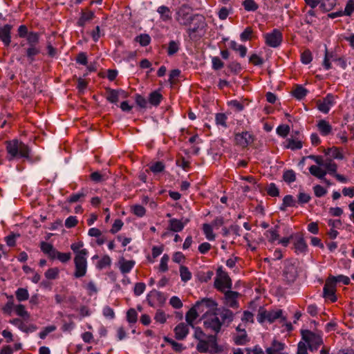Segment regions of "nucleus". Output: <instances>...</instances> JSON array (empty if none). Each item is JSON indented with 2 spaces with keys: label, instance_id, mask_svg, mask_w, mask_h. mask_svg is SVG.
I'll return each mask as SVG.
<instances>
[{
  "label": "nucleus",
  "instance_id": "f257e3e1",
  "mask_svg": "<svg viewBox=\"0 0 354 354\" xmlns=\"http://www.w3.org/2000/svg\"><path fill=\"white\" fill-rule=\"evenodd\" d=\"M83 247L84 243L82 241L73 243L71 245V249L75 254V271L73 275L75 278L84 277L87 272L88 251Z\"/></svg>",
  "mask_w": 354,
  "mask_h": 354
},
{
  "label": "nucleus",
  "instance_id": "f03ea898",
  "mask_svg": "<svg viewBox=\"0 0 354 354\" xmlns=\"http://www.w3.org/2000/svg\"><path fill=\"white\" fill-rule=\"evenodd\" d=\"M279 319V322L286 326L287 330H291L292 328V324L286 322V317L283 315V310L281 309H274L271 310H266L261 308L257 315V320L260 323L266 321L272 323L276 320Z\"/></svg>",
  "mask_w": 354,
  "mask_h": 354
},
{
  "label": "nucleus",
  "instance_id": "7ed1b4c3",
  "mask_svg": "<svg viewBox=\"0 0 354 354\" xmlns=\"http://www.w3.org/2000/svg\"><path fill=\"white\" fill-rule=\"evenodd\" d=\"M6 149L10 160L21 158L29 159L30 149L22 142H19L17 140L8 142Z\"/></svg>",
  "mask_w": 354,
  "mask_h": 354
},
{
  "label": "nucleus",
  "instance_id": "20e7f679",
  "mask_svg": "<svg viewBox=\"0 0 354 354\" xmlns=\"http://www.w3.org/2000/svg\"><path fill=\"white\" fill-rule=\"evenodd\" d=\"M196 349L200 353L209 354H216L221 351V348L218 345L216 339L213 335H209L203 342H198Z\"/></svg>",
  "mask_w": 354,
  "mask_h": 354
},
{
  "label": "nucleus",
  "instance_id": "39448f33",
  "mask_svg": "<svg viewBox=\"0 0 354 354\" xmlns=\"http://www.w3.org/2000/svg\"><path fill=\"white\" fill-rule=\"evenodd\" d=\"M192 9L190 6L183 4L178 7L175 13L176 21L182 26H188L194 19Z\"/></svg>",
  "mask_w": 354,
  "mask_h": 354
},
{
  "label": "nucleus",
  "instance_id": "423d86ee",
  "mask_svg": "<svg viewBox=\"0 0 354 354\" xmlns=\"http://www.w3.org/2000/svg\"><path fill=\"white\" fill-rule=\"evenodd\" d=\"M203 326L207 330L215 333L220 331L222 326V322L218 317V313H215L207 314L203 316Z\"/></svg>",
  "mask_w": 354,
  "mask_h": 354
},
{
  "label": "nucleus",
  "instance_id": "0eeeda50",
  "mask_svg": "<svg viewBox=\"0 0 354 354\" xmlns=\"http://www.w3.org/2000/svg\"><path fill=\"white\" fill-rule=\"evenodd\" d=\"M214 287L221 292H225L227 289H230L232 287V281L230 277L222 268L217 270Z\"/></svg>",
  "mask_w": 354,
  "mask_h": 354
},
{
  "label": "nucleus",
  "instance_id": "6e6552de",
  "mask_svg": "<svg viewBox=\"0 0 354 354\" xmlns=\"http://www.w3.org/2000/svg\"><path fill=\"white\" fill-rule=\"evenodd\" d=\"M192 21H193V26L188 30L189 35L195 33L200 37L204 35L207 27L205 18L203 15H195Z\"/></svg>",
  "mask_w": 354,
  "mask_h": 354
},
{
  "label": "nucleus",
  "instance_id": "1a4fd4ad",
  "mask_svg": "<svg viewBox=\"0 0 354 354\" xmlns=\"http://www.w3.org/2000/svg\"><path fill=\"white\" fill-rule=\"evenodd\" d=\"M301 335L303 340L308 343L310 350L317 349L323 343L321 334L319 333H315L306 330L301 332Z\"/></svg>",
  "mask_w": 354,
  "mask_h": 354
},
{
  "label": "nucleus",
  "instance_id": "9d476101",
  "mask_svg": "<svg viewBox=\"0 0 354 354\" xmlns=\"http://www.w3.org/2000/svg\"><path fill=\"white\" fill-rule=\"evenodd\" d=\"M194 306L199 314L203 313V316L212 313L217 309L216 303L208 298H204L201 301H198Z\"/></svg>",
  "mask_w": 354,
  "mask_h": 354
},
{
  "label": "nucleus",
  "instance_id": "9b49d317",
  "mask_svg": "<svg viewBox=\"0 0 354 354\" xmlns=\"http://www.w3.org/2000/svg\"><path fill=\"white\" fill-rule=\"evenodd\" d=\"M266 44L272 48L279 46L282 41V34L278 29L263 35Z\"/></svg>",
  "mask_w": 354,
  "mask_h": 354
},
{
  "label": "nucleus",
  "instance_id": "f8f14e48",
  "mask_svg": "<svg viewBox=\"0 0 354 354\" xmlns=\"http://www.w3.org/2000/svg\"><path fill=\"white\" fill-rule=\"evenodd\" d=\"M335 287L336 285L334 283V281L328 277L326 281L323 290V295L326 299L330 300L332 302L337 300V297L335 295Z\"/></svg>",
  "mask_w": 354,
  "mask_h": 354
},
{
  "label": "nucleus",
  "instance_id": "ddd939ff",
  "mask_svg": "<svg viewBox=\"0 0 354 354\" xmlns=\"http://www.w3.org/2000/svg\"><path fill=\"white\" fill-rule=\"evenodd\" d=\"M335 103V97L331 94H328L325 98L317 102V109L324 113H327Z\"/></svg>",
  "mask_w": 354,
  "mask_h": 354
},
{
  "label": "nucleus",
  "instance_id": "4468645a",
  "mask_svg": "<svg viewBox=\"0 0 354 354\" xmlns=\"http://www.w3.org/2000/svg\"><path fill=\"white\" fill-rule=\"evenodd\" d=\"M127 97V93L123 90L110 89L107 92L106 100L111 103H117L119 99Z\"/></svg>",
  "mask_w": 354,
  "mask_h": 354
},
{
  "label": "nucleus",
  "instance_id": "2eb2a0df",
  "mask_svg": "<svg viewBox=\"0 0 354 354\" xmlns=\"http://www.w3.org/2000/svg\"><path fill=\"white\" fill-rule=\"evenodd\" d=\"M189 326L188 324L185 323L178 324L174 328V333L176 339L178 340L184 339L189 333Z\"/></svg>",
  "mask_w": 354,
  "mask_h": 354
},
{
  "label": "nucleus",
  "instance_id": "dca6fc26",
  "mask_svg": "<svg viewBox=\"0 0 354 354\" xmlns=\"http://www.w3.org/2000/svg\"><path fill=\"white\" fill-rule=\"evenodd\" d=\"M317 128L320 134L323 136H328L333 132V127L329 122L325 120H320L317 122Z\"/></svg>",
  "mask_w": 354,
  "mask_h": 354
},
{
  "label": "nucleus",
  "instance_id": "f3484780",
  "mask_svg": "<svg viewBox=\"0 0 354 354\" xmlns=\"http://www.w3.org/2000/svg\"><path fill=\"white\" fill-rule=\"evenodd\" d=\"M235 140L238 145L242 147H246L252 142L253 138L249 132L245 131L241 133H236Z\"/></svg>",
  "mask_w": 354,
  "mask_h": 354
},
{
  "label": "nucleus",
  "instance_id": "a211bd4d",
  "mask_svg": "<svg viewBox=\"0 0 354 354\" xmlns=\"http://www.w3.org/2000/svg\"><path fill=\"white\" fill-rule=\"evenodd\" d=\"M12 26L9 24L0 26V39L6 46H9L11 41L10 31Z\"/></svg>",
  "mask_w": 354,
  "mask_h": 354
},
{
  "label": "nucleus",
  "instance_id": "6ab92c4d",
  "mask_svg": "<svg viewBox=\"0 0 354 354\" xmlns=\"http://www.w3.org/2000/svg\"><path fill=\"white\" fill-rule=\"evenodd\" d=\"M136 264L133 260H127L124 258L120 259L118 261V266L120 272L122 274L129 273Z\"/></svg>",
  "mask_w": 354,
  "mask_h": 354
},
{
  "label": "nucleus",
  "instance_id": "aec40b11",
  "mask_svg": "<svg viewBox=\"0 0 354 354\" xmlns=\"http://www.w3.org/2000/svg\"><path fill=\"white\" fill-rule=\"evenodd\" d=\"M188 221V219H185L183 221L182 220L172 218L169 221V230L175 232H180L183 230Z\"/></svg>",
  "mask_w": 354,
  "mask_h": 354
},
{
  "label": "nucleus",
  "instance_id": "412c9836",
  "mask_svg": "<svg viewBox=\"0 0 354 354\" xmlns=\"http://www.w3.org/2000/svg\"><path fill=\"white\" fill-rule=\"evenodd\" d=\"M294 247L297 253H302L306 250L307 245L304 238L299 235L295 236Z\"/></svg>",
  "mask_w": 354,
  "mask_h": 354
},
{
  "label": "nucleus",
  "instance_id": "4be33fe9",
  "mask_svg": "<svg viewBox=\"0 0 354 354\" xmlns=\"http://www.w3.org/2000/svg\"><path fill=\"white\" fill-rule=\"evenodd\" d=\"M238 292L231 290H227L225 292V298L226 300V304L230 307H235L236 306V298L238 297Z\"/></svg>",
  "mask_w": 354,
  "mask_h": 354
},
{
  "label": "nucleus",
  "instance_id": "5701e85b",
  "mask_svg": "<svg viewBox=\"0 0 354 354\" xmlns=\"http://www.w3.org/2000/svg\"><path fill=\"white\" fill-rule=\"evenodd\" d=\"M199 315L200 314L195 306L190 308L185 315V320L188 325L193 326L194 322L199 316Z\"/></svg>",
  "mask_w": 354,
  "mask_h": 354
},
{
  "label": "nucleus",
  "instance_id": "b1692460",
  "mask_svg": "<svg viewBox=\"0 0 354 354\" xmlns=\"http://www.w3.org/2000/svg\"><path fill=\"white\" fill-rule=\"evenodd\" d=\"M15 313L25 321H28L30 318V314L26 310L23 304H17L15 306Z\"/></svg>",
  "mask_w": 354,
  "mask_h": 354
},
{
  "label": "nucleus",
  "instance_id": "393cba45",
  "mask_svg": "<svg viewBox=\"0 0 354 354\" xmlns=\"http://www.w3.org/2000/svg\"><path fill=\"white\" fill-rule=\"evenodd\" d=\"M94 12L92 11L82 12V15L77 21V25L79 26H84L85 24L91 21L94 18Z\"/></svg>",
  "mask_w": 354,
  "mask_h": 354
},
{
  "label": "nucleus",
  "instance_id": "a878e982",
  "mask_svg": "<svg viewBox=\"0 0 354 354\" xmlns=\"http://www.w3.org/2000/svg\"><path fill=\"white\" fill-rule=\"evenodd\" d=\"M266 237L270 243H274L279 239V234L278 231V226H275L267 230L265 233Z\"/></svg>",
  "mask_w": 354,
  "mask_h": 354
},
{
  "label": "nucleus",
  "instance_id": "bb28decb",
  "mask_svg": "<svg viewBox=\"0 0 354 354\" xmlns=\"http://www.w3.org/2000/svg\"><path fill=\"white\" fill-rule=\"evenodd\" d=\"M284 345L279 342L274 341L272 346L267 348V354H283L282 351L283 350Z\"/></svg>",
  "mask_w": 354,
  "mask_h": 354
},
{
  "label": "nucleus",
  "instance_id": "cd10ccee",
  "mask_svg": "<svg viewBox=\"0 0 354 354\" xmlns=\"http://www.w3.org/2000/svg\"><path fill=\"white\" fill-rule=\"evenodd\" d=\"M229 46L234 51L238 52L241 57H244L246 55L247 48L245 46L239 44L235 41H230Z\"/></svg>",
  "mask_w": 354,
  "mask_h": 354
},
{
  "label": "nucleus",
  "instance_id": "c85d7f7f",
  "mask_svg": "<svg viewBox=\"0 0 354 354\" xmlns=\"http://www.w3.org/2000/svg\"><path fill=\"white\" fill-rule=\"evenodd\" d=\"M310 173L319 179H324L326 175V171L322 169L319 166L312 165L309 168Z\"/></svg>",
  "mask_w": 354,
  "mask_h": 354
},
{
  "label": "nucleus",
  "instance_id": "c756f323",
  "mask_svg": "<svg viewBox=\"0 0 354 354\" xmlns=\"http://www.w3.org/2000/svg\"><path fill=\"white\" fill-rule=\"evenodd\" d=\"M157 12L160 14V18L163 21H167L171 19V12L170 9L165 6H160Z\"/></svg>",
  "mask_w": 354,
  "mask_h": 354
},
{
  "label": "nucleus",
  "instance_id": "7c9ffc66",
  "mask_svg": "<svg viewBox=\"0 0 354 354\" xmlns=\"http://www.w3.org/2000/svg\"><path fill=\"white\" fill-rule=\"evenodd\" d=\"M40 53V48L37 46H29L26 49V57L31 64L35 60V57Z\"/></svg>",
  "mask_w": 354,
  "mask_h": 354
},
{
  "label": "nucleus",
  "instance_id": "2f4dec72",
  "mask_svg": "<svg viewBox=\"0 0 354 354\" xmlns=\"http://www.w3.org/2000/svg\"><path fill=\"white\" fill-rule=\"evenodd\" d=\"M326 154L330 156L333 159L343 160L344 158L342 150L337 147L328 149L326 151Z\"/></svg>",
  "mask_w": 354,
  "mask_h": 354
},
{
  "label": "nucleus",
  "instance_id": "473e14b6",
  "mask_svg": "<svg viewBox=\"0 0 354 354\" xmlns=\"http://www.w3.org/2000/svg\"><path fill=\"white\" fill-rule=\"evenodd\" d=\"M284 147L287 149L296 150L301 149L303 145L302 142L299 140L289 138L286 140Z\"/></svg>",
  "mask_w": 354,
  "mask_h": 354
},
{
  "label": "nucleus",
  "instance_id": "72a5a7b5",
  "mask_svg": "<svg viewBox=\"0 0 354 354\" xmlns=\"http://www.w3.org/2000/svg\"><path fill=\"white\" fill-rule=\"evenodd\" d=\"M41 250L43 252L48 254L51 258L55 256V253L56 252V250L54 249L52 244L47 242H42L41 243Z\"/></svg>",
  "mask_w": 354,
  "mask_h": 354
},
{
  "label": "nucleus",
  "instance_id": "f704fd0d",
  "mask_svg": "<svg viewBox=\"0 0 354 354\" xmlns=\"http://www.w3.org/2000/svg\"><path fill=\"white\" fill-rule=\"evenodd\" d=\"M324 167L326 169V174L328 173L330 175L334 176L335 174L337 173V165L332 160H326L324 165Z\"/></svg>",
  "mask_w": 354,
  "mask_h": 354
},
{
  "label": "nucleus",
  "instance_id": "c9c22d12",
  "mask_svg": "<svg viewBox=\"0 0 354 354\" xmlns=\"http://www.w3.org/2000/svg\"><path fill=\"white\" fill-rule=\"evenodd\" d=\"M162 95L158 91H153L149 94V102L153 106H158L162 100Z\"/></svg>",
  "mask_w": 354,
  "mask_h": 354
},
{
  "label": "nucleus",
  "instance_id": "e433bc0d",
  "mask_svg": "<svg viewBox=\"0 0 354 354\" xmlns=\"http://www.w3.org/2000/svg\"><path fill=\"white\" fill-rule=\"evenodd\" d=\"M16 298L19 301H26L29 298V293L26 288H19L15 292Z\"/></svg>",
  "mask_w": 354,
  "mask_h": 354
},
{
  "label": "nucleus",
  "instance_id": "4c0bfd02",
  "mask_svg": "<svg viewBox=\"0 0 354 354\" xmlns=\"http://www.w3.org/2000/svg\"><path fill=\"white\" fill-rule=\"evenodd\" d=\"M203 230L204 234L207 240L213 241L215 239V234L213 232V226L212 225L207 224V223H205L203 225Z\"/></svg>",
  "mask_w": 354,
  "mask_h": 354
},
{
  "label": "nucleus",
  "instance_id": "58836bf2",
  "mask_svg": "<svg viewBox=\"0 0 354 354\" xmlns=\"http://www.w3.org/2000/svg\"><path fill=\"white\" fill-rule=\"evenodd\" d=\"M16 305L14 304L13 297L10 296L8 302L3 306L2 310L3 313L11 315L12 312L15 311V306Z\"/></svg>",
  "mask_w": 354,
  "mask_h": 354
},
{
  "label": "nucleus",
  "instance_id": "ea45409f",
  "mask_svg": "<svg viewBox=\"0 0 354 354\" xmlns=\"http://www.w3.org/2000/svg\"><path fill=\"white\" fill-rule=\"evenodd\" d=\"M111 264V259L109 255H104L97 264V268L102 270L106 267L110 266Z\"/></svg>",
  "mask_w": 354,
  "mask_h": 354
},
{
  "label": "nucleus",
  "instance_id": "a19ab883",
  "mask_svg": "<svg viewBox=\"0 0 354 354\" xmlns=\"http://www.w3.org/2000/svg\"><path fill=\"white\" fill-rule=\"evenodd\" d=\"M180 275L181 280L184 282L188 281L192 278V273L187 267L183 266L180 267Z\"/></svg>",
  "mask_w": 354,
  "mask_h": 354
},
{
  "label": "nucleus",
  "instance_id": "79ce46f5",
  "mask_svg": "<svg viewBox=\"0 0 354 354\" xmlns=\"http://www.w3.org/2000/svg\"><path fill=\"white\" fill-rule=\"evenodd\" d=\"M308 91L301 86H297L295 90L292 91V95L298 100H301L304 97Z\"/></svg>",
  "mask_w": 354,
  "mask_h": 354
},
{
  "label": "nucleus",
  "instance_id": "37998d69",
  "mask_svg": "<svg viewBox=\"0 0 354 354\" xmlns=\"http://www.w3.org/2000/svg\"><path fill=\"white\" fill-rule=\"evenodd\" d=\"M55 258L57 259L62 263H66L71 259V254L69 252L64 253L56 250L55 256L53 257V259Z\"/></svg>",
  "mask_w": 354,
  "mask_h": 354
},
{
  "label": "nucleus",
  "instance_id": "c03bdc74",
  "mask_svg": "<svg viewBox=\"0 0 354 354\" xmlns=\"http://www.w3.org/2000/svg\"><path fill=\"white\" fill-rule=\"evenodd\" d=\"M167 318L168 315L162 310L160 309L156 311L154 316L155 321L160 324L165 323Z\"/></svg>",
  "mask_w": 354,
  "mask_h": 354
},
{
  "label": "nucleus",
  "instance_id": "a18cd8bd",
  "mask_svg": "<svg viewBox=\"0 0 354 354\" xmlns=\"http://www.w3.org/2000/svg\"><path fill=\"white\" fill-rule=\"evenodd\" d=\"M218 317L222 322V324L225 322H231L233 319V314L229 310H225L218 314Z\"/></svg>",
  "mask_w": 354,
  "mask_h": 354
},
{
  "label": "nucleus",
  "instance_id": "49530a36",
  "mask_svg": "<svg viewBox=\"0 0 354 354\" xmlns=\"http://www.w3.org/2000/svg\"><path fill=\"white\" fill-rule=\"evenodd\" d=\"M136 41H138L141 46H146L149 44L151 38L147 34H141L136 37Z\"/></svg>",
  "mask_w": 354,
  "mask_h": 354
},
{
  "label": "nucleus",
  "instance_id": "de8ad7c7",
  "mask_svg": "<svg viewBox=\"0 0 354 354\" xmlns=\"http://www.w3.org/2000/svg\"><path fill=\"white\" fill-rule=\"evenodd\" d=\"M243 6L247 11H255L258 8V5L254 0H245Z\"/></svg>",
  "mask_w": 354,
  "mask_h": 354
},
{
  "label": "nucleus",
  "instance_id": "09e8293b",
  "mask_svg": "<svg viewBox=\"0 0 354 354\" xmlns=\"http://www.w3.org/2000/svg\"><path fill=\"white\" fill-rule=\"evenodd\" d=\"M200 328H196L194 330V337L198 340V342H202L208 337Z\"/></svg>",
  "mask_w": 354,
  "mask_h": 354
},
{
  "label": "nucleus",
  "instance_id": "8fccbe9b",
  "mask_svg": "<svg viewBox=\"0 0 354 354\" xmlns=\"http://www.w3.org/2000/svg\"><path fill=\"white\" fill-rule=\"evenodd\" d=\"M138 313L134 308H130L127 313V320L130 324H134L137 322Z\"/></svg>",
  "mask_w": 354,
  "mask_h": 354
},
{
  "label": "nucleus",
  "instance_id": "3c124183",
  "mask_svg": "<svg viewBox=\"0 0 354 354\" xmlns=\"http://www.w3.org/2000/svg\"><path fill=\"white\" fill-rule=\"evenodd\" d=\"M59 270L57 268H49L45 272V277L48 279H55L58 277Z\"/></svg>",
  "mask_w": 354,
  "mask_h": 354
},
{
  "label": "nucleus",
  "instance_id": "603ef678",
  "mask_svg": "<svg viewBox=\"0 0 354 354\" xmlns=\"http://www.w3.org/2000/svg\"><path fill=\"white\" fill-rule=\"evenodd\" d=\"M169 260V257L168 254H164L162 257L160 261V264H159V270L161 272H165L168 270V265L167 264H168Z\"/></svg>",
  "mask_w": 354,
  "mask_h": 354
},
{
  "label": "nucleus",
  "instance_id": "864d4df0",
  "mask_svg": "<svg viewBox=\"0 0 354 354\" xmlns=\"http://www.w3.org/2000/svg\"><path fill=\"white\" fill-rule=\"evenodd\" d=\"M180 43L175 41H171L169 43L167 53L169 55H173L176 53L179 50Z\"/></svg>",
  "mask_w": 354,
  "mask_h": 354
},
{
  "label": "nucleus",
  "instance_id": "5fc2aeb1",
  "mask_svg": "<svg viewBox=\"0 0 354 354\" xmlns=\"http://www.w3.org/2000/svg\"><path fill=\"white\" fill-rule=\"evenodd\" d=\"M336 4V0H322L321 7L326 11L331 10Z\"/></svg>",
  "mask_w": 354,
  "mask_h": 354
},
{
  "label": "nucleus",
  "instance_id": "6e6d98bb",
  "mask_svg": "<svg viewBox=\"0 0 354 354\" xmlns=\"http://www.w3.org/2000/svg\"><path fill=\"white\" fill-rule=\"evenodd\" d=\"M330 279L334 281V283L336 285L337 282H341L344 283V285H348L350 283V279L349 277L344 276V275H338L337 277H329Z\"/></svg>",
  "mask_w": 354,
  "mask_h": 354
},
{
  "label": "nucleus",
  "instance_id": "4d7b16f0",
  "mask_svg": "<svg viewBox=\"0 0 354 354\" xmlns=\"http://www.w3.org/2000/svg\"><path fill=\"white\" fill-rule=\"evenodd\" d=\"M216 123L217 125L227 127V116L224 113H217L215 117Z\"/></svg>",
  "mask_w": 354,
  "mask_h": 354
},
{
  "label": "nucleus",
  "instance_id": "13d9d810",
  "mask_svg": "<svg viewBox=\"0 0 354 354\" xmlns=\"http://www.w3.org/2000/svg\"><path fill=\"white\" fill-rule=\"evenodd\" d=\"M277 133L281 136V137H286L288 136V134L290 132V127L287 124H282V125H279L277 128Z\"/></svg>",
  "mask_w": 354,
  "mask_h": 354
},
{
  "label": "nucleus",
  "instance_id": "bf43d9fd",
  "mask_svg": "<svg viewBox=\"0 0 354 354\" xmlns=\"http://www.w3.org/2000/svg\"><path fill=\"white\" fill-rule=\"evenodd\" d=\"M253 33L251 27H247L243 32L240 35V39L242 41L250 40Z\"/></svg>",
  "mask_w": 354,
  "mask_h": 354
},
{
  "label": "nucleus",
  "instance_id": "052dcab7",
  "mask_svg": "<svg viewBox=\"0 0 354 354\" xmlns=\"http://www.w3.org/2000/svg\"><path fill=\"white\" fill-rule=\"evenodd\" d=\"M27 41L29 46H37L39 41L38 35L35 32H30L27 35Z\"/></svg>",
  "mask_w": 354,
  "mask_h": 354
},
{
  "label": "nucleus",
  "instance_id": "680f3d73",
  "mask_svg": "<svg viewBox=\"0 0 354 354\" xmlns=\"http://www.w3.org/2000/svg\"><path fill=\"white\" fill-rule=\"evenodd\" d=\"M283 180L287 183H292L296 180L295 173L292 170H288L284 172Z\"/></svg>",
  "mask_w": 354,
  "mask_h": 354
},
{
  "label": "nucleus",
  "instance_id": "e2e57ef3",
  "mask_svg": "<svg viewBox=\"0 0 354 354\" xmlns=\"http://www.w3.org/2000/svg\"><path fill=\"white\" fill-rule=\"evenodd\" d=\"M102 314L107 319H113L115 318L114 310L109 306H106L103 308Z\"/></svg>",
  "mask_w": 354,
  "mask_h": 354
},
{
  "label": "nucleus",
  "instance_id": "0e129e2a",
  "mask_svg": "<svg viewBox=\"0 0 354 354\" xmlns=\"http://www.w3.org/2000/svg\"><path fill=\"white\" fill-rule=\"evenodd\" d=\"M132 211L135 215L139 217H142L146 213L145 208L140 205H136L133 206Z\"/></svg>",
  "mask_w": 354,
  "mask_h": 354
},
{
  "label": "nucleus",
  "instance_id": "69168bd1",
  "mask_svg": "<svg viewBox=\"0 0 354 354\" xmlns=\"http://www.w3.org/2000/svg\"><path fill=\"white\" fill-rule=\"evenodd\" d=\"M296 201L291 195H286L283 199V205L284 207H295Z\"/></svg>",
  "mask_w": 354,
  "mask_h": 354
},
{
  "label": "nucleus",
  "instance_id": "338daca9",
  "mask_svg": "<svg viewBox=\"0 0 354 354\" xmlns=\"http://www.w3.org/2000/svg\"><path fill=\"white\" fill-rule=\"evenodd\" d=\"M353 12L354 0H348L343 12V15L350 16Z\"/></svg>",
  "mask_w": 354,
  "mask_h": 354
},
{
  "label": "nucleus",
  "instance_id": "774afa93",
  "mask_svg": "<svg viewBox=\"0 0 354 354\" xmlns=\"http://www.w3.org/2000/svg\"><path fill=\"white\" fill-rule=\"evenodd\" d=\"M313 57L310 50H305L301 55V61L304 64H308L312 61Z\"/></svg>",
  "mask_w": 354,
  "mask_h": 354
}]
</instances>
